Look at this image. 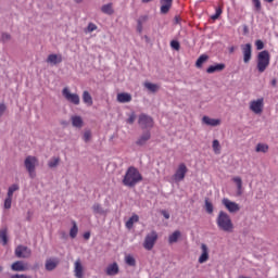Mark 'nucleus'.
I'll return each mask as SVG.
<instances>
[{
	"label": "nucleus",
	"mask_w": 278,
	"mask_h": 278,
	"mask_svg": "<svg viewBox=\"0 0 278 278\" xmlns=\"http://www.w3.org/2000/svg\"><path fill=\"white\" fill-rule=\"evenodd\" d=\"M241 51L244 64H249L253 58V46L251 43L241 45Z\"/></svg>",
	"instance_id": "nucleus-8"
},
{
	"label": "nucleus",
	"mask_w": 278,
	"mask_h": 278,
	"mask_svg": "<svg viewBox=\"0 0 278 278\" xmlns=\"http://www.w3.org/2000/svg\"><path fill=\"white\" fill-rule=\"evenodd\" d=\"M162 215L164 216V218H166V220H168V218H170V214H168V212H166V211H162Z\"/></svg>",
	"instance_id": "nucleus-54"
},
{
	"label": "nucleus",
	"mask_w": 278,
	"mask_h": 278,
	"mask_svg": "<svg viewBox=\"0 0 278 278\" xmlns=\"http://www.w3.org/2000/svg\"><path fill=\"white\" fill-rule=\"evenodd\" d=\"M270 85L273 86V88H277V78H273Z\"/></svg>",
	"instance_id": "nucleus-55"
},
{
	"label": "nucleus",
	"mask_w": 278,
	"mask_h": 278,
	"mask_svg": "<svg viewBox=\"0 0 278 278\" xmlns=\"http://www.w3.org/2000/svg\"><path fill=\"white\" fill-rule=\"evenodd\" d=\"M0 244H8V228L1 229L0 230Z\"/></svg>",
	"instance_id": "nucleus-28"
},
{
	"label": "nucleus",
	"mask_w": 278,
	"mask_h": 278,
	"mask_svg": "<svg viewBox=\"0 0 278 278\" xmlns=\"http://www.w3.org/2000/svg\"><path fill=\"white\" fill-rule=\"evenodd\" d=\"M11 269L15 273H25L28 269L27 264H24L23 261H16L11 265Z\"/></svg>",
	"instance_id": "nucleus-15"
},
{
	"label": "nucleus",
	"mask_w": 278,
	"mask_h": 278,
	"mask_svg": "<svg viewBox=\"0 0 278 278\" xmlns=\"http://www.w3.org/2000/svg\"><path fill=\"white\" fill-rule=\"evenodd\" d=\"M149 140H151V131H146L137 139L136 144L138 147H144Z\"/></svg>",
	"instance_id": "nucleus-16"
},
{
	"label": "nucleus",
	"mask_w": 278,
	"mask_h": 278,
	"mask_svg": "<svg viewBox=\"0 0 278 278\" xmlns=\"http://www.w3.org/2000/svg\"><path fill=\"white\" fill-rule=\"evenodd\" d=\"M205 210H206L207 214L214 213V205L212 204V202L205 200Z\"/></svg>",
	"instance_id": "nucleus-39"
},
{
	"label": "nucleus",
	"mask_w": 278,
	"mask_h": 278,
	"mask_svg": "<svg viewBox=\"0 0 278 278\" xmlns=\"http://www.w3.org/2000/svg\"><path fill=\"white\" fill-rule=\"evenodd\" d=\"M142 174L140 173V170H138V168H136L135 166H130L127 168L122 184L123 186H126V188H136V186H138V184H140V181H142Z\"/></svg>",
	"instance_id": "nucleus-1"
},
{
	"label": "nucleus",
	"mask_w": 278,
	"mask_h": 278,
	"mask_svg": "<svg viewBox=\"0 0 278 278\" xmlns=\"http://www.w3.org/2000/svg\"><path fill=\"white\" fill-rule=\"evenodd\" d=\"M140 220V217L137 214H134L127 222H126V228L132 229L134 223H138Z\"/></svg>",
	"instance_id": "nucleus-27"
},
{
	"label": "nucleus",
	"mask_w": 278,
	"mask_h": 278,
	"mask_svg": "<svg viewBox=\"0 0 278 278\" xmlns=\"http://www.w3.org/2000/svg\"><path fill=\"white\" fill-rule=\"evenodd\" d=\"M270 66V52L263 50L256 56V68L258 73H265L266 68Z\"/></svg>",
	"instance_id": "nucleus-3"
},
{
	"label": "nucleus",
	"mask_w": 278,
	"mask_h": 278,
	"mask_svg": "<svg viewBox=\"0 0 278 278\" xmlns=\"http://www.w3.org/2000/svg\"><path fill=\"white\" fill-rule=\"evenodd\" d=\"M223 205L230 212V214H236V212H240V204L232 202L228 198H224L222 200Z\"/></svg>",
	"instance_id": "nucleus-10"
},
{
	"label": "nucleus",
	"mask_w": 278,
	"mask_h": 278,
	"mask_svg": "<svg viewBox=\"0 0 278 278\" xmlns=\"http://www.w3.org/2000/svg\"><path fill=\"white\" fill-rule=\"evenodd\" d=\"M62 54H50L48 55L46 62L55 66L58 64H62Z\"/></svg>",
	"instance_id": "nucleus-17"
},
{
	"label": "nucleus",
	"mask_w": 278,
	"mask_h": 278,
	"mask_svg": "<svg viewBox=\"0 0 278 278\" xmlns=\"http://www.w3.org/2000/svg\"><path fill=\"white\" fill-rule=\"evenodd\" d=\"M87 31H89V33L97 31V24L89 23L88 27H87Z\"/></svg>",
	"instance_id": "nucleus-49"
},
{
	"label": "nucleus",
	"mask_w": 278,
	"mask_h": 278,
	"mask_svg": "<svg viewBox=\"0 0 278 278\" xmlns=\"http://www.w3.org/2000/svg\"><path fill=\"white\" fill-rule=\"evenodd\" d=\"M125 264H127V266H136V258L134 257V255L127 254L125 256Z\"/></svg>",
	"instance_id": "nucleus-33"
},
{
	"label": "nucleus",
	"mask_w": 278,
	"mask_h": 278,
	"mask_svg": "<svg viewBox=\"0 0 278 278\" xmlns=\"http://www.w3.org/2000/svg\"><path fill=\"white\" fill-rule=\"evenodd\" d=\"M84 265L81 264V258H78L74 263V276L76 278H84Z\"/></svg>",
	"instance_id": "nucleus-13"
},
{
	"label": "nucleus",
	"mask_w": 278,
	"mask_h": 278,
	"mask_svg": "<svg viewBox=\"0 0 278 278\" xmlns=\"http://www.w3.org/2000/svg\"><path fill=\"white\" fill-rule=\"evenodd\" d=\"M152 0H142V3H150Z\"/></svg>",
	"instance_id": "nucleus-58"
},
{
	"label": "nucleus",
	"mask_w": 278,
	"mask_h": 278,
	"mask_svg": "<svg viewBox=\"0 0 278 278\" xmlns=\"http://www.w3.org/2000/svg\"><path fill=\"white\" fill-rule=\"evenodd\" d=\"M186 175H188V166H186L185 163H180L173 175V179L176 184H179L186 179Z\"/></svg>",
	"instance_id": "nucleus-5"
},
{
	"label": "nucleus",
	"mask_w": 278,
	"mask_h": 278,
	"mask_svg": "<svg viewBox=\"0 0 278 278\" xmlns=\"http://www.w3.org/2000/svg\"><path fill=\"white\" fill-rule=\"evenodd\" d=\"M83 101L88 106L92 105L93 102H92V96H90V92H88V91L83 92Z\"/></svg>",
	"instance_id": "nucleus-29"
},
{
	"label": "nucleus",
	"mask_w": 278,
	"mask_h": 278,
	"mask_svg": "<svg viewBox=\"0 0 278 278\" xmlns=\"http://www.w3.org/2000/svg\"><path fill=\"white\" fill-rule=\"evenodd\" d=\"M232 181L237 186V194H238V197H242V178L237 176V177L232 178Z\"/></svg>",
	"instance_id": "nucleus-24"
},
{
	"label": "nucleus",
	"mask_w": 278,
	"mask_h": 278,
	"mask_svg": "<svg viewBox=\"0 0 278 278\" xmlns=\"http://www.w3.org/2000/svg\"><path fill=\"white\" fill-rule=\"evenodd\" d=\"M202 254L199 257V264H205L207 260H210V250L207 249V245L202 243L201 244Z\"/></svg>",
	"instance_id": "nucleus-14"
},
{
	"label": "nucleus",
	"mask_w": 278,
	"mask_h": 278,
	"mask_svg": "<svg viewBox=\"0 0 278 278\" xmlns=\"http://www.w3.org/2000/svg\"><path fill=\"white\" fill-rule=\"evenodd\" d=\"M207 60H210V56L206 55V54H201L197 62H195V66L197 68H202L203 67V64H205V62H207Z\"/></svg>",
	"instance_id": "nucleus-26"
},
{
	"label": "nucleus",
	"mask_w": 278,
	"mask_h": 278,
	"mask_svg": "<svg viewBox=\"0 0 278 278\" xmlns=\"http://www.w3.org/2000/svg\"><path fill=\"white\" fill-rule=\"evenodd\" d=\"M202 123H204V125H208V127H218V125H220V119L203 116Z\"/></svg>",
	"instance_id": "nucleus-20"
},
{
	"label": "nucleus",
	"mask_w": 278,
	"mask_h": 278,
	"mask_svg": "<svg viewBox=\"0 0 278 278\" xmlns=\"http://www.w3.org/2000/svg\"><path fill=\"white\" fill-rule=\"evenodd\" d=\"M225 71V64L224 63H217L215 65H210L207 68H206V73L208 75H212L213 73H220Z\"/></svg>",
	"instance_id": "nucleus-18"
},
{
	"label": "nucleus",
	"mask_w": 278,
	"mask_h": 278,
	"mask_svg": "<svg viewBox=\"0 0 278 278\" xmlns=\"http://www.w3.org/2000/svg\"><path fill=\"white\" fill-rule=\"evenodd\" d=\"M144 88L150 90V92H157V90H160V86L152 83H144Z\"/></svg>",
	"instance_id": "nucleus-31"
},
{
	"label": "nucleus",
	"mask_w": 278,
	"mask_h": 278,
	"mask_svg": "<svg viewBox=\"0 0 278 278\" xmlns=\"http://www.w3.org/2000/svg\"><path fill=\"white\" fill-rule=\"evenodd\" d=\"M62 94H63L64 99H66V101H68V103H73V105H79V103H80L79 94L72 93L71 89H68V87L63 88Z\"/></svg>",
	"instance_id": "nucleus-7"
},
{
	"label": "nucleus",
	"mask_w": 278,
	"mask_h": 278,
	"mask_svg": "<svg viewBox=\"0 0 278 278\" xmlns=\"http://www.w3.org/2000/svg\"><path fill=\"white\" fill-rule=\"evenodd\" d=\"M216 224L222 231H226L227 233H231V231H233V223L231 222V217H229V214L225 213L224 211L219 212Z\"/></svg>",
	"instance_id": "nucleus-2"
},
{
	"label": "nucleus",
	"mask_w": 278,
	"mask_h": 278,
	"mask_svg": "<svg viewBox=\"0 0 278 278\" xmlns=\"http://www.w3.org/2000/svg\"><path fill=\"white\" fill-rule=\"evenodd\" d=\"M72 124L74 127H83L84 126V119H81V116H73L72 117Z\"/></svg>",
	"instance_id": "nucleus-30"
},
{
	"label": "nucleus",
	"mask_w": 278,
	"mask_h": 278,
	"mask_svg": "<svg viewBox=\"0 0 278 278\" xmlns=\"http://www.w3.org/2000/svg\"><path fill=\"white\" fill-rule=\"evenodd\" d=\"M18 185H12L11 187H9L8 197H14V193L16 192V190H18Z\"/></svg>",
	"instance_id": "nucleus-38"
},
{
	"label": "nucleus",
	"mask_w": 278,
	"mask_h": 278,
	"mask_svg": "<svg viewBox=\"0 0 278 278\" xmlns=\"http://www.w3.org/2000/svg\"><path fill=\"white\" fill-rule=\"evenodd\" d=\"M252 3L256 10V12H260V10H262V1L260 0H252Z\"/></svg>",
	"instance_id": "nucleus-44"
},
{
	"label": "nucleus",
	"mask_w": 278,
	"mask_h": 278,
	"mask_svg": "<svg viewBox=\"0 0 278 278\" xmlns=\"http://www.w3.org/2000/svg\"><path fill=\"white\" fill-rule=\"evenodd\" d=\"M118 103H129L131 102V96L127 92H122L117 94Z\"/></svg>",
	"instance_id": "nucleus-22"
},
{
	"label": "nucleus",
	"mask_w": 278,
	"mask_h": 278,
	"mask_svg": "<svg viewBox=\"0 0 278 278\" xmlns=\"http://www.w3.org/2000/svg\"><path fill=\"white\" fill-rule=\"evenodd\" d=\"M15 255L22 260H27L28 257H31V250L25 245H17Z\"/></svg>",
	"instance_id": "nucleus-11"
},
{
	"label": "nucleus",
	"mask_w": 278,
	"mask_h": 278,
	"mask_svg": "<svg viewBox=\"0 0 278 278\" xmlns=\"http://www.w3.org/2000/svg\"><path fill=\"white\" fill-rule=\"evenodd\" d=\"M92 211L94 214H101V215L105 214V210H103V207H101V204L99 203L93 204Z\"/></svg>",
	"instance_id": "nucleus-34"
},
{
	"label": "nucleus",
	"mask_w": 278,
	"mask_h": 278,
	"mask_svg": "<svg viewBox=\"0 0 278 278\" xmlns=\"http://www.w3.org/2000/svg\"><path fill=\"white\" fill-rule=\"evenodd\" d=\"M3 271V267L2 266H0V273H2Z\"/></svg>",
	"instance_id": "nucleus-61"
},
{
	"label": "nucleus",
	"mask_w": 278,
	"mask_h": 278,
	"mask_svg": "<svg viewBox=\"0 0 278 278\" xmlns=\"http://www.w3.org/2000/svg\"><path fill=\"white\" fill-rule=\"evenodd\" d=\"M179 238H181V231L175 230L172 235L168 237V243L175 244V242L179 241Z\"/></svg>",
	"instance_id": "nucleus-23"
},
{
	"label": "nucleus",
	"mask_w": 278,
	"mask_h": 278,
	"mask_svg": "<svg viewBox=\"0 0 278 278\" xmlns=\"http://www.w3.org/2000/svg\"><path fill=\"white\" fill-rule=\"evenodd\" d=\"M149 21V15H141L137 23H139L140 25H144V23H147Z\"/></svg>",
	"instance_id": "nucleus-45"
},
{
	"label": "nucleus",
	"mask_w": 278,
	"mask_h": 278,
	"mask_svg": "<svg viewBox=\"0 0 278 278\" xmlns=\"http://www.w3.org/2000/svg\"><path fill=\"white\" fill-rule=\"evenodd\" d=\"M77 233H79V228L77 227V223L73 222V227L70 230V237L77 238Z\"/></svg>",
	"instance_id": "nucleus-32"
},
{
	"label": "nucleus",
	"mask_w": 278,
	"mask_h": 278,
	"mask_svg": "<svg viewBox=\"0 0 278 278\" xmlns=\"http://www.w3.org/2000/svg\"><path fill=\"white\" fill-rule=\"evenodd\" d=\"M12 36H10V34L8 33H3L2 34V42H8L9 40H11Z\"/></svg>",
	"instance_id": "nucleus-50"
},
{
	"label": "nucleus",
	"mask_w": 278,
	"mask_h": 278,
	"mask_svg": "<svg viewBox=\"0 0 278 278\" xmlns=\"http://www.w3.org/2000/svg\"><path fill=\"white\" fill-rule=\"evenodd\" d=\"M142 29H143L142 24L137 23V31L141 34Z\"/></svg>",
	"instance_id": "nucleus-56"
},
{
	"label": "nucleus",
	"mask_w": 278,
	"mask_h": 278,
	"mask_svg": "<svg viewBox=\"0 0 278 278\" xmlns=\"http://www.w3.org/2000/svg\"><path fill=\"white\" fill-rule=\"evenodd\" d=\"M264 1H266V3H273V1L275 0H264Z\"/></svg>",
	"instance_id": "nucleus-59"
},
{
	"label": "nucleus",
	"mask_w": 278,
	"mask_h": 278,
	"mask_svg": "<svg viewBox=\"0 0 278 278\" xmlns=\"http://www.w3.org/2000/svg\"><path fill=\"white\" fill-rule=\"evenodd\" d=\"M139 125L142 127V129H151L153 127V117L147 115V114H141L139 115Z\"/></svg>",
	"instance_id": "nucleus-12"
},
{
	"label": "nucleus",
	"mask_w": 278,
	"mask_h": 278,
	"mask_svg": "<svg viewBox=\"0 0 278 278\" xmlns=\"http://www.w3.org/2000/svg\"><path fill=\"white\" fill-rule=\"evenodd\" d=\"M256 152L257 153H267L268 152V144L258 143L256 146Z\"/></svg>",
	"instance_id": "nucleus-35"
},
{
	"label": "nucleus",
	"mask_w": 278,
	"mask_h": 278,
	"mask_svg": "<svg viewBox=\"0 0 278 278\" xmlns=\"http://www.w3.org/2000/svg\"><path fill=\"white\" fill-rule=\"evenodd\" d=\"M213 151L216 155L220 154V142L218 139L213 140Z\"/></svg>",
	"instance_id": "nucleus-36"
},
{
	"label": "nucleus",
	"mask_w": 278,
	"mask_h": 278,
	"mask_svg": "<svg viewBox=\"0 0 278 278\" xmlns=\"http://www.w3.org/2000/svg\"><path fill=\"white\" fill-rule=\"evenodd\" d=\"M25 168L27 173L29 174L30 179H34L36 177V166H38V157L36 156H27L24 161Z\"/></svg>",
	"instance_id": "nucleus-4"
},
{
	"label": "nucleus",
	"mask_w": 278,
	"mask_h": 278,
	"mask_svg": "<svg viewBox=\"0 0 278 278\" xmlns=\"http://www.w3.org/2000/svg\"><path fill=\"white\" fill-rule=\"evenodd\" d=\"M250 110L254 114H262V112H264V98L251 101Z\"/></svg>",
	"instance_id": "nucleus-9"
},
{
	"label": "nucleus",
	"mask_w": 278,
	"mask_h": 278,
	"mask_svg": "<svg viewBox=\"0 0 278 278\" xmlns=\"http://www.w3.org/2000/svg\"><path fill=\"white\" fill-rule=\"evenodd\" d=\"M58 164H60V157H52V159L48 162L49 168H55V166H58Z\"/></svg>",
	"instance_id": "nucleus-37"
},
{
	"label": "nucleus",
	"mask_w": 278,
	"mask_h": 278,
	"mask_svg": "<svg viewBox=\"0 0 278 278\" xmlns=\"http://www.w3.org/2000/svg\"><path fill=\"white\" fill-rule=\"evenodd\" d=\"M118 273H119L118 263H112L105 269V274L109 277H114L115 275H118Z\"/></svg>",
	"instance_id": "nucleus-19"
},
{
	"label": "nucleus",
	"mask_w": 278,
	"mask_h": 278,
	"mask_svg": "<svg viewBox=\"0 0 278 278\" xmlns=\"http://www.w3.org/2000/svg\"><path fill=\"white\" fill-rule=\"evenodd\" d=\"M170 47L172 49H174L175 51H179L181 49V45L179 43V41L177 40H172L170 41Z\"/></svg>",
	"instance_id": "nucleus-42"
},
{
	"label": "nucleus",
	"mask_w": 278,
	"mask_h": 278,
	"mask_svg": "<svg viewBox=\"0 0 278 278\" xmlns=\"http://www.w3.org/2000/svg\"><path fill=\"white\" fill-rule=\"evenodd\" d=\"M12 207V197L8 195L4 200V208L10 210Z\"/></svg>",
	"instance_id": "nucleus-43"
},
{
	"label": "nucleus",
	"mask_w": 278,
	"mask_h": 278,
	"mask_svg": "<svg viewBox=\"0 0 278 278\" xmlns=\"http://www.w3.org/2000/svg\"><path fill=\"white\" fill-rule=\"evenodd\" d=\"M83 138L86 142H90V139L92 138V132H90V130H86Z\"/></svg>",
	"instance_id": "nucleus-47"
},
{
	"label": "nucleus",
	"mask_w": 278,
	"mask_h": 278,
	"mask_svg": "<svg viewBox=\"0 0 278 278\" xmlns=\"http://www.w3.org/2000/svg\"><path fill=\"white\" fill-rule=\"evenodd\" d=\"M11 278H31V276L23 275V274H15L12 275Z\"/></svg>",
	"instance_id": "nucleus-51"
},
{
	"label": "nucleus",
	"mask_w": 278,
	"mask_h": 278,
	"mask_svg": "<svg viewBox=\"0 0 278 278\" xmlns=\"http://www.w3.org/2000/svg\"><path fill=\"white\" fill-rule=\"evenodd\" d=\"M255 47H256L257 51H262V49H264V41H262L261 39H257L255 41Z\"/></svg>",
	"instance_id": "nucleus-48"
},
{
	"label": "nucleus",
	"mask_w": 278,
	"mask_h": 278,
	"mask_svg": "<svg viewBox=\"0 0 278 278\" xmlns=\"http://www.w3.org/2000/svg\"><path fill=\"white\" fill-rule=\"evenodd\" d=\"M84 239L85 240H90V232H85L84 233Z\"/></svg>",
	"instance_id": "nucleus-57"
},
{
	"label": "nucleus",
	"mask_w": 278,
	"mask_h": 278,
	"mask_svg": "<svg viewBox=\"0 0 278 278\" xmlns=\"http://www.w3.org/2000/svg\"><path fill=\"white\" fill-rule=\"evenodd\" d=\"M155 242H157V232L153 230L146 236V239L143 241V248L146 249V251H152L155 247Z\"/></svg>",
	"instance_id": "nucleus-6"
},
{
	"label": "nucleus",
	"mask_w": 278,
	"mask_h": 278,
	"mask_svg": "<svg viewBox=\"0 0 278 278\" xmlns=\"http://www.w3.org/2000/svg\"><path fill=\"white\" fill-rule=\"evenodd\" d=\"M8 108L5 106V104L4 103H1L0 104V116H3V114L5 113V110H7Z\"/></svg>",
	"instance_id": "nucleus-52"
},
{
	"label": "nucleus",
	"mask_w": 278,
	"mask_h": 278,
	"mask_svg": "<svg viewBox=\"0 0 278 278\" xmlns=\"http://www.w3.org/2000/svg\"><path fill=\"white\" fill-rule=\"evenodd\" d=\"M58 264H60V260L58 258H48L46 261V270H55L58 268Z\"/></svg>",
	"instance_id": "nucleus-21"
},
{
	"label": "nucleus",
	"mask_w": 278,
	"mask_h": 278,
	"mask_svg": "<svg viewBox=\"0 0 278 278\" xmlns=\"http://www.w3.org/2000/svg\"><path fill=\"white\" fill-rule=\"evenodd\" d=\"M229 51H230V53H233L235 48H233V47H231V48L229 49Z\"/></svg>",
	"instance_id": "nucleus-60"
},
{
	"label": "nucleus",
	"mask_w": 278,
	"mask_h": 278,
	"mask_svg": "<svg viewBox=\"0 0 278 278\" xmlns=\"http://www.w3.org/2000/svg\"><path fill=\"white\" fill-rule=\"evenodd\" d=\"M172 7L173 5H170V4H162L161 5V14H168Z\"/></svg>",
	"instance_id": "nucleus-41"
},
{
	"label": "nucleus",
	"mask_w": 278,
	"mask_h": 278,
	"mask_svg": "<svg viewBox=\"0 0 278 278\" xmlns=\"http://www.w3.org/2000/svg\"><path fill=\"white\" fill-rule=\"evenodd\" d=\"M101 12H103V14H109V16H112V14H114V7L112 3H108L101 7Z\"/></svg>",
	"instance_id": "nucleus-25"
},
{
	"label": "nucleus",
	"mask_w": 278,
	"mask_h": 278,
	"mask_svg": "<svg viewBox=\"0 0 278 278\" xmlns=\"http://www.w3.org/2000/svg\"><path fill=\"white\" fill-rule=\"evenodd\" d=\"M128 125H134L136 123V113H131L127 118Z\"/></svg>",
	"instance_id": "nucleus-46"
},
{
	"label": "nucleus",
	"mask_w": 278,
	"mask_h": 278,
	"mask_svg": "<svg viewBox=\"0 0 278 278\" xmlns=\"http://www.w3.org/2000/svg\"><path fill=\"white\" fill-rule=\"evenodd\" d=\"M163 5H173V0H161Z\"/></svg>",
	"instance_id": "nucleus-53"
},
{
	"label": "nucleus",
	"mask_w": 278,
	"mask_h": 278,
	"mask_svg": "<svg viewBox=\"0 0 278 278\" xmlns=\"http://www.w3.org/2000/svg\"><path fill=\"white\" fill-rule=\"evenodd\" d=\"M220 14H223V9L217 8L215 14L211 16L212 21H218V18H220Z\"/></svg>",
	"instance_id": "nucleus-40"
}]
</instances>
